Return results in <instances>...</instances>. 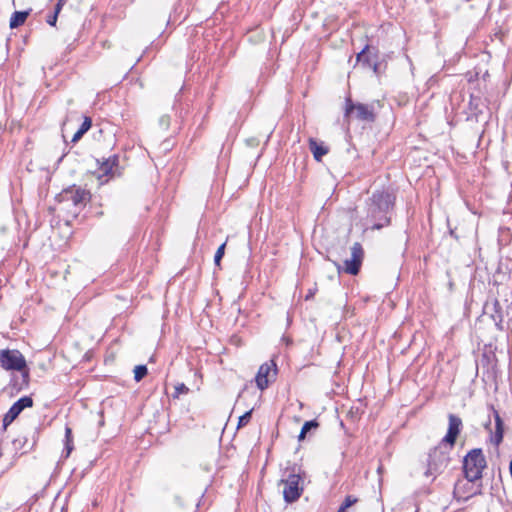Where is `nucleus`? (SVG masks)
I'll return each instance as SVG.
<instances>
[{"mask_svg": "<svg viewBox=\"0 0 512 512\" xmlns=\"http://www.w3.org/2000/svg\"><path fill=\"white\" fill-rule=\"evenodd\" d=\"M396 196L389 189L375 190L366 201V220L371 230H380L391 224Z\"/></svg>", "mask_w": 512, "mask_h": 512, "instance_id": "obj_1", "label": "nucleus"}, {"mask_svg": "<svg viewBox=\"0 0 512 512\" xmlns=\"http://www.w3.org/2000/svg\"><path fill=\"white\" fill-rule=\"evenodd\" d=\"M285 477L282 478L278 485H283V498L287 503L297 501L304 491V479L301 474V468L293 465L285 469Z\"/></svg>", "mask_w": 512, "mask_h": 512, "instance_id": "obj_2", "label": "nucleus"}, {"mask_svg": "<svg viewBox=\"0 0 512 512\" xmlns=\"http://www.w3.org/2000/svg\"><path fill=\"white\" fill-rule=\"evenodd\" d=\"M90 199V192L76 185L63 189L57 196L58 202L63 204L64 208L69 209L70 206L74 208L72 213L75 217L82 211Z\"/></svg>", "mask_w": 512, "mask_h": 512, "instance_id": "obj_3", "label": "nucleus"}, {"mask_svg": "<svg viewBox=\"0 0 512 512\" xmlns=\"http://www.w3.org/2000/svg\"><path fill=\"white\" fill-rule=\"evenodd\" d=\"M487 462L482 449L475 448L470 450L463 459V472L469 482H475L482 478V472L486 468Z\"/></svg>", "mask_w": 512, "mask_h": 512, "instance_id": "obj_4", "label": "nucleus"}, {"mask_svg": "<svg viewBox=\"0 0 512 512\" xmlns=\"http://www.w3.org/2000/svg\"><path fill=\"white\" fill-rule=\"evenodd\" d=\"M452 449L447 445H443L441 442L431 449L427 460L426 476H436L440 474L448 465L450 461V452Z\"/></svg>", "mask_w": 512, "mask_h": 512, "instance_id": "obj_5", "label": "nucleus"}, {"mask_svg": "<svg viewBox=\"0 0 512 512\" xmlns=\"http://www.w3.org/2000/svg\"><path fill=\"white\" fill-rule=\"evenodd\" d=\"M344 117L349 120L355 118L360 121L374 122L375 113L371 105L363 103H354L351 98L345 100V114Z\"/></svg>", "mask_w": 512, "mask_h": 512, "instance_id": "obj_6", "label": "nucleus"}, {"mask_svg": "<svg viewBox=\"0 0 512 512\" xmlns=\"http://www.w3.org/2000/svg\"><path fill=\"white\" fill-rule=\"evenodd\" d=\"M0 364L5 370L22 371L27 368L26 360L18 350L1 351Z\"/></svg>", "mask_w": 512, "mask_h": 512, "instance_id": "obj_7", "label": "nucleus"}, {"mask_svg": "<svg viewBox=\"0 0 512 512\" xmlns=\"http://www.w3.org/2000/svg\"><path fill=\"white\" fill-rule=\"evenodd\" d=\"M364 259V250L359 242H355L351 247V258L344 261L342 270L350 275H357L360 271ZM341 271V266H337Z\"/></svg>", "mask_w": 512, "mask_h": 512, "instance_id": "obj_8", "label": "nucleus"}, {"mask_svg": "<svg viewBox=\"0 0 512 512\" xmlns=\"http://www.w3.org/2000/svg\"><path fill=\"white\" fill-rule=\"evenodd\" d=\"M463 428L462 419L455 414L450 413L448 415V430L446 435L440 441L443 445L449 446L450 449H453L456 443V440L461 433Z\"/></svg>", "mask_w": 512, "mask_h": 512, "instance_id": "obj_9", "label": "nucleus"}, {"mask_svg": "<svg viewBox=\"0 0 512 512\" xmlns=\"http://www.w3.org/2000/svg\"><path fill=\"white\" fill-rule=\"evenodd\" d=\"M277 374V365L273 360L263 363L255 377L256 385L260 390H265Z\"/></svg>", "mask_w": 512, "mask_h": 512, "instance_id": "obj_10", "label": "nucleus"}, {"mask_svg": "<svg viewBox=\"0 0 512 512\" xmlns=\"http://www.w3.org/2000/svg\"><path fill=\"white\" fill-rule=\"evenodd\" d=\"M21 372L20 376H13L10 380V387L12 391L20 392L21 390L25 389L29 385L30 375L29 370L26 368Z\"/></svg>", "mask_w": 512, "mask_h": 512, "instance_id": "obj_11", "label": "nucleus"}, {"mask_svg": "<svg viewBox=\"0 0 512 512\" xmlns=\"http://www.w3.org/2000/svg\"><path fill=\"white\" fill-rule=\"evenodd\" d=\"M493 415L495 419V432L491 438V441L494 445L498 446L503 441L504 435V423L502 418L500 417L498 411L492 407Z\"/></svg>", "mask_w": 512, "mask_h": 512, "instance_id": "obj_12", "label": "nucleus"}, {"mask_svg": "<svg viewBox=\"0 0 512 512\" xmlns=\"http://www.w3.org/2000/svg\"><path fill=\"white\" fill-rule=\"evenodd\" d=\"M493 415L495 419V432L491 438V441L494 445L498 446L503 441L504 435V423L502 418L500 417L498 411L492 407Z\"/></svg>", "mask_w": 512, "mask_h": 512, "instance_id": "obj_13", "label": "nucleus"}, {"mask_svg": "<svg viewBox=\"0 0 512 512\" xmlns=\"http://www.w3.org/2000/svg\"><path fill=\"white\" fill-rule=\"evenodd\" d=\"M375 56H372L369 52V45H366L358 54L357 61L362 63L363 66L373 68L374 72H377L378 64L374 61Z\"/></svg>", "mask_w": 512, "mask_h": 512, "instance_id": "obj_14", "label": "nucleus"}, {"mask_svg": "<svg viewBox=\"0 0 512 512\" xmlns=\"http://www.w3.org/2000/svg\"><path fill=\"white\" fill-rule=\"evenodd\" d=\"M309 149L313 154V157L316 161L320 162L322 157L325 156L329 149L323 143H318L315 139H309Z\"/></svg>", "mask_w": 512, "mask_h": 512, "instance_id": "obj_15", "label": "nucleus"}, {"mask_svg": "<svg viewBox=\"0 0 512 512\" xmlns=\"http://www.w3.org/2000/svg\"><path fill=\"white\" fill-rule=\"evenodd\" d=\"M491 318L495 322L497 329L500 331H503L504 330V327H503L504 315H503V310H502L501 304L498 300H495L492 304Z\"/></svg>", "mask_w": 512, "mask_h": 512, "instance_id": "obj_16", "label": "nucleus"}, {"mask_svg": "<svg viewBox=\"0 0 512 512\" xmlns=\"http://www.w3.org/2000/svg\"><path fill=\"white\" fill-rule=\"evenodd\" d=\"M119 158L117 155H113L107 159H105L100 166V171L104 175L113 174L114 167L118 166Z\"/></svg>", "mask_w": 512, "mask_h": 512, "instance_id": "obj_17", "label": "nucleus"}, {"mask_svg": "<svg viewBox=\"0 0 512 512\" xmlns=\"http://www.w3.org/2000/svg\"><path fill=\"white\" fill-rule=\"evenodd\" d=\"M23 410L14 403L3 417V428L6 429Z\"/></svg>", "mask_w": 512, "mask_h": 512, "instance_id": "obj_18", "label": "nucleus"}, {"mask_svg": "<svg viewBox=\"0 0 512 512\" xmlns=\"http://www.w3.org/2000/svg\"><path fill=\"white\" fill-rule=\"evenodd\" d=\"M38 434H39L38 428H35V430L33 431V436H32L33 441L28 447H27L28 439L26 437L15 439L13 441V444L16 448L25 449L24 452H27L29 449H32L33 446L36 444Z\"/></svg>", "mask_w": 512, "mask_h": 512, "instance_id": "obj_19", "label": "nucleus"}, {"mask_svg": "<svg viewBox=\"0 0 512 512\" xmlns=\"http://www.w3.org/2000/svg\"><path fill=\"white\" fill-rule=\"evenodd\" d=\"M29 16V11H15L10 18V28L14 29L23 25Z\"/></svg>", "mask_w": 512, "mask_h": 512, "instance_id": "obj_20", "label": "nucleus"}, {"mask_svg": "<svg viewBox=\"0 0 512 512\" xmlns=\"http://www.w3.org/2000/svg\"><path fill=\"white\" fill-rule=\"evenodd\" d=\"M74 449L72 429L68 426L65 428V448L63 451V457L68 458Z\"/></svg>", "mask_w": 512, "mask_h": 512, "instance_id": "obj_21", "label": "nucleus"}, {"mask_svg": "<svg viewBox=\"0 0 512 512\" xmlns=\"http://www.w3.org/2000/svg\"><path fill=\"white\" fill-rule=\"evenodd\" d=\"M319 427V423L317 422V420H310V421H306L302 428H301V431H300V434L298 436V439L299 441H302L305 439L306 437V434L308 432H310L311 430H315Z\"/></svg>", "mask_w": 512, "mask_h": 512, "instance_id": "obj_22", "label": "nucleus"}, {"mask_svg": "<svg viewBox=\"0 0 512 512\" xmlns=\"http://www.w3.org/2000/svg\"><path fill=\"white\" fill-rule=\"evenodd\" d=\"M148 373V369L146 365H137L134 369V379L135 381H141Z\"/></svg>", "mask_w": 512, "mask_h": 512, "instance_id": "obj_23", "label": "nucleus"}, {"mask_svg": "<svg viewBox=\"0 0 512 512\" xmlns=\"http://www.w3.org/2000/svg\"><path fill=\"white\" fill-rule=\"evenodd\" d=\"M20 409L30 408L33 406V399L30 396H23L15 402Z\"/></svg>", "mask_w": 512, "mask_h": 512, "instance_id": "obj_24", "label": "nucleus"}, {"mask_svg": "<svg viewBox=\"0 0 512 512\" xmlns=\"http://www.w3.org/2000/svg\"><path fill=\"white\" fill-rule=\"evenodd\" d=\"M224 256V243H222L217 251H216V254L214 256V262H215V265L221 269V260H222V257Z\"/></svg>", "mask_w": 512, "mask_h": 512, "instance_id": "obj_25", "label": "nucleus"}, {"mask_svg": "<svg viewBox=\"0 0 512 512\" xmlns=\"http://www.w3.org/2000/svg\"><path fill=\"white\" fill-rule=\"evenodd\" d=\"M358 501V499L352 495H348L345 497L343 503L341 504V506L339 508H341V510H345L348 509L349 507H351L352 505H354L356 502Z\"/></svg>", "mask_w": 512, "mask_h": 512, "instance_id": "obj_26", "label": "nucleus"}, {"mask_svg": "<svg viewBox=\"0 0 512 512\" xmlns=\"http://www.w3.org/2000/svg\"><path fill=\"white\" fill-rule=\"evenodd\" d=\"M251 419V411L245 412L238 418L237 428L245 426Z\"/></svg>", "mask_w": 512, "mask_h": 512, "instance_id": "obj_27", "label": "nucleus"}, {"mask_svg": "<svg viewBox=\"0 0 512 512\" xmlns=\"http://www.w3.org/2000/svg\"><path fill=\"white\" fill-rule=\"evenodd\" d=\"M91 126H92L91 118L88 116H85L79 130L85 134L91 128Z\"/></svg>", "mask_w": 512, "mask_h": 512, "instance_id": "obj_28", "label": "nucleus"}, {"mask_svg": "<svg viewBox=\"0 0 512 512\" xmlns=\"http://www.w3.org/2000/svg\"><path fill=\"white\" fill-rule=\"evenodd\" d=\"M188 392L189 388L184 383H180L177 386H175L174 397H178L180 394H187Z\"/></svg>", "mask_w": 512, "mask_h": 512, "instance_id": "obj_29", "label": "nucleus"}, {"mask_svg": "<svg viewBox=\"0 0 512 512\" xmlns=\"http://www.w3.org/2000/svg\"><path fill=\"white\" fill-rule=\"evenodd\" d=\"M67 2V0H58L55 7H54V12L55 14H59L60 11L62 10L63 6L65 5V3Z\"/></svg>", "mask_w": 512, "mask_h": 512, "instance_id": "obj_30", "label": "nucleus"}, {"mask_svg": "<svg viewBox=\"0 0 512 512\" xmlns=\"http://www.w3.org/2000/svg\"><path fill=\"white\" fill-rule=\"evenodd\" d=\"M58 15L59 14H55V12H53L52 15L48 16L47 18V23L51 26H55L56 25V22H57V18H58Z\"/></svg>", "mask_w": 512, "mask_h": 512, "instance_id": "obj_31", "label": "nucleus"}, {"mask_svg": "<svg viewBox=\"0 0 512 512\" xmlns=\"http://www.w3.org/2000/svg\"><path fill=\"white\" fill-rule=\"evenodd\" d=\"M229 342L232 345H235V346L239 347L241 345V338L238 337L237 335H233V336L230 337Z\"/></svg>", "mask_w": 512, "mask_h": 512, "instance_id": "obj_32", "label": "nucleus"}, {"mask_svg": "<svg viewBox=\"0 0 512 512\" xmlns=\"http://www.w3.org/2000/svg\"><path fill=\"white\" fill-rule=\"evenodd\" d=\"M84 133L81 132L79 129L76 131V133L73 135L72 137V142L73 143H76L78 142L82 137H83Z\"/></svg>", "mask_w": 512, "mask_h": 512, "instance_id": "obj_33", "label": "nucleus"}, {"mask_svg": "<svg viewBox=\"0 0 512 512\" xmlns=\"http://www.w3.org/2000/svg\"><path fill=\"white\" fill-rule=\"evenodd\" d=\"M160 124L167 128L169 126V117L168 116H162L161 119H160Z\"/></svg>", "mask_w": 512, "mask_h": 512, "instance_id": "obj_34", "label": "nucleus"}, {"mask_svg": "<svg viewBox=\"0 0 512 512\" xmlns=\"http://www.w3.org/2000/svg\"><path fill=\"white\" fill-rule=\"evenodd\" d=\"M313 295H314V292L310 290L309 293L306 295V300L312 298Z\"/></svg>", "mask_w": 512, "mask_h": 512, "instance_id": "obj_35", "label": "nucleus"}, {"mask_svg": "<svg viewBox=\"0 0 512 512\" xmlns=\"http://www.w3.org/2000/svg\"><path fill=\"white\" fill-rule=\"evenodd\" d=\"M223 435H224V428L221 431V437H223Z\"/></svg>", "mask_w": 512, "mask_h": 512, "instance_id": "obj_36", "label": "nucleus"}, {"mask_svg": "<svg viewBox=\"0 0 512 512\" xmlns=\"http://www.w3.org/2000/svg\"><path fill=\"white\" fill-rule=\"evenodd\" d=\"M337 512H345V510H341V508H339Z\"/></svg>", "mask_w": 512, "mask_h": 512, "instance_id": "obj_37", "label": "nucleus"}]
</instances>
